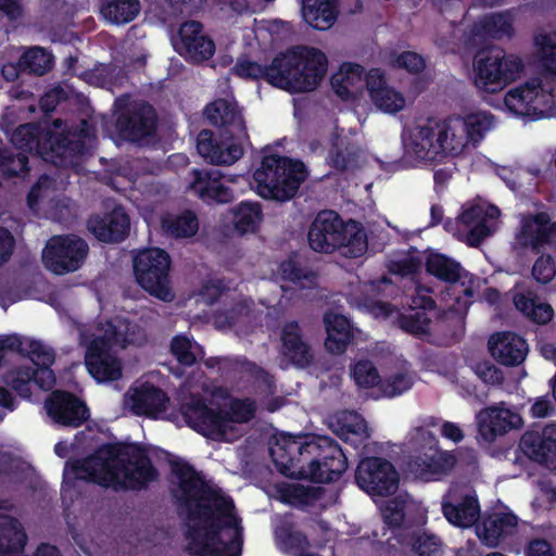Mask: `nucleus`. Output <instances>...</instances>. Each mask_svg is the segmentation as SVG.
I'll use <instances>...</instances> for the list:
<instances>
[{"mask_svg":"<svg viewBox=\"0 0 556 556\" xmlns=\"http://www.w3.org/2000/svg\"><path fill=\"white\" fill-rule=\"evenodd\" d=\"M364 75L365 86L367 88L370 99H372L375 97V93L380 91V89L388 87L384 72L381 68H370Z\"/></svg>","mask_w":556,"mask_h":556,"instance_id":"62","label":"nucleus"},{"mask_svg":"<svg viewBox=\"0 0 556 556\" xmlns=\"http://www.w3.org/2000/svg\"><path fill=\"white\" fill-rule=\"evenodd\" d=\"M269 454L283 476L316 483L336 482L348 468V457L328 435L285 434L269 447Z\"/></svg>","mask_w":556,"mask_h":556,"instance_id":"2","label":"nucleus"},{"mask_svg":"<svg viewBox=\"0 0 556 556\" xmlns=\"http://www.w3.org/2000/svg\"><path fill=\"white\" fill-rule=\"evenodd\" d=\"M173 475L178 479V489L174 496L187 518H210L213 507L220 514L231 513L235 508L230 496L213 488L195 468L182 459L170 463Z\"/></svg>","mask_w":556,"mask_h":556,"instance_id":"7","label":"nucleus"},{"mask_svg":"<svg viewBox=\"0 0 556 556\" xmlns=\"http://www.w3.org/2000/svg\"><path fill=\"white\" fill-rule=\"evenodd\" d=\"M280 540L288 552H304L309 546L305 533L298 530L283 529L280 533Z\"/></svg>","mask_w":556,"mask_h":556,"instance_id":"61","label":"nucleus"},{"mask_svg":"<svg viewBox=\"0 0 556 556\" xmlns=\"http://www.w3.org/2000/svg\"><path fill=\"white\" fill-rule=\"evenodd\" d=\"M531 274L536 282L547 285L556 276L554 258L548 254L539 256L533 264Z\"/></svg>","mask_w":556,"mask_h":556,"instance_id":"58","label":"nucleus"},{"mask_svg":"<svg viewBox=\"0 0 556 556\" xmlns=\"http://www.w3.org/2000/svg\"><path fill=\"white\" fill-rule=\"evenodd\" d=\"M307 176L302 161L278 154L265 155L253 173L260 195L280 202L293 199Z\"/></svg>","mask_w":556,"mask_h":556,"instance_id":"9","label":"nucleus"},{"mask_svg":"<svg viewBox=\"0 0 556 556\" xmlns=\"http://www.w3.org/2000/svg\"><path fill=\"white\" fill-rule=\"evenodd\" d=\"M413 387V379L408 374L397 372L380 380L379 390L388 397H394L408 391Z\"/></svg>","mask_w":556,"mask_h":556,"instance_id":"57","label":"nucleus"},{"mask_svg":"<svg viewBox=\"0 0 556 556\" xmlns=\"http://www.w3.org/2000/svg\"><path fill=\"white\" fill-rule=\"evenodd\" d=\"M442 513L451 525L470 528L480 516V505L478 498L470 494L460 497L450 495L442 501Z\"/></svg>","mask_w":556,"mask_h":556,"instance_id":"27","label":"nucleus"},{"mask_svg":"<svg viewBox=\"0 0 556 556\" xmlns=\"http://www.w3.org/2000/svg\"><path fill=\"white\" fill-rule=\"evenodd\" d=\"M504 103L517 116L540 119L554 104V94L552 88L546 89L543 80L536 77L508 90Z\"/></svg>","mask_w":556,"mask_h":556,"instance_id":"14","label":"nucleus"},{"mask_svg":"<svg viewBox=\"0 0 556 556\" xmlns=\"http://www.w3.org/2000/svg\"><path fill=\"white\" fill-rule=\"evenodd\" d=\"M352 377L361 388H372L380 384V375L377 367L369 359H361L352 367Z\"/></svg>","mask_w":556,"mask_h":556,"instance_id":"54","label":"nucleus"},{"mask_svg":"<svg viewBox=\"0 0 556 556\" xmlns=\"http://www.w3.org/2000/svg\"><path fill=\"white\" fill-rule=\"evenodd\" d=\"M89 231L105 243L122 242L129 233L130 218L122 206L104 215H92L87 222Z\"/></svg>","mask_w":556,"mask_h":556,"instance_id":"20","label":"nucleus"},{"mask_svg":"<svg viewBox=\"0 0 556 556\" xmlns=\"http://www.w3.org/2000/svg\"><path fill=\"white\" fill-rule=\"evenodd\" d=\"M103 16L121 25L134 21L140 12L139 0H110L101 8Z\"/></svg>","mask_w":556,"mask_h":556,"instance_id":"47","label":"nucleus"},{"mask_svg":"<svg viewBox=\"0 0 556 556\" xmlns=\"http://www.w3.org/2000/svg\"><path fill=\"white\" fill-rule=\"evenodd\" d=\"M489 350L496 362L514 367L523 363L529 346L521 336L511 331H503L490 337Z\"/></svg>","mask_w":556,"mask_h":556,"instance_id":"25","label":"nucleus"},{"mask_svg":"<svg viewBox=\"0 0 556 556\" xmlns=\"http://www.w3.org/2000/svg\"><path fill=\"white\" fill-rule=\"evenodd\" d=\"M212 507L214 506L212 505ZM231 518L232 511L220 514L215 508L210 518H188L190 521L201 522L203 532L197 525L189 526L186 532V538L189 540L186 547L187 553L191 556H240L242 536L239 528H235L229 542L222 540V531L235 527Z\"/></svg>","mask_w":556,"mask_h":556,"instance_id":"10","label":"nucleus"},{"mask_svg":"<svg viewBox=\"0 0 556 556\" xmlns=\"http://www.w3.org/2000/svg\"><path fill=\"white\" fill-rule=\"evenodd\" d=\"M28 155L13 148H0V175L5 178L20 177L29 172Z\"/></svg>","mask_w":556,"mask_h":556,"instance_id":"46","label":"nucleus"},{"mask_svg":"<svg viewBox=\"0 0 556 556\" xmlns=\"http://www.w3.org/2000/svg\"><path fill=\"white\" fill-rule=\"evenodd\" d=\"M282 353L290 362L305 368L313 361L309 345L303 340L301 328L298 321H288L281 331Z\"/></svg>","mask_w":556,"mask_h":556,"instance_id":"29","label":"nucleus"},{"mask_svg":"<svg viewBox=\"0 0 556 556\" xmlns=\"http://www.w3.org/2000/svg\"><path fill=\"white\" fill-rule=\"evenodd\" d=\"M24 357H28L34 364V369L43 386H54L55 376L51 366L54 364L55 354L50 348L45 346L38 340H26Z\"/></svg>","mask_w":556,"mask_h":556,"instance_id":"37","label":"nucleus"},{"mask_svg":"<svg viewBox=\"0 0 556 556\" xmlns=\"http://www.w3.org/2000/svg\"><path fill=\"white\" fill-rule=\"evenodd\" d=\"M230 422L247 424L255 417L256 404L252 399H235L225 410Z\"/></svg>","mask_w":556,"mask_h":556,"instance_id":"56","label":"nucleus"},{"mask_svg":"<svg viewBox=\"0 0 556 556\" xmlns=\"http://www.w3.org/2000/svg\"><path fill=\"white\" fill-rule=\"evenodd\" d=\"M409 466L421 478L428 480L450 470L454 466V457L438 447L418 453L412 458Z\"/></svg>","mask_w":556,"mask_h":556,"instance_id":"31","label":"nucleus"},{"mask_svg":"<svg viewBox=\"0 0 556 556\" xmlns=\"http://www.w3.org/2000/svg\"><path fill=\"white\" fill-rule=\"evenodd\" d=\"M493 115L478 112L444 119L429 117L412 134V152L419 161L437 163L447 155H458L469 142L479 143L492 128Z\"/></svg>","mask_w":556,"mask_h":556,"instance_id":"5","label":"nucleus"},{"mask_svg":"<svg viewBox=\"0 0 556 556\" xmlns=\"http://www.w3.org/2000/svg\"><path fill=\"white\" fill-rule=\"evenodd\" d=\"M168 400L165 391L150 382H144L138 387L131 396L136 414L146 416L164 412Z\"/></svg>","mask_w":556,"mask_h":556,"instance_id":"34","label":"nucleus"},{"mask_svg":"<svg viewBox=\"0 0 556 556\" xmlns=\"http://www.w3.org/2000/svg\"><path fill=\"white\" fill-rule=\"evenodd\" d=\"M478 433L483 441L492 443L498 435L522 427V418L509 408L497 406L481 410L478 416Z\"/></svg>","mask_w":556,"mask_h":556,"instance_id":"21","label":"nucleus"},{"mask_svg":"<svg viewBox=\"0 0 556 556\" xmlns=\"http://www.w3.org/2000/svg\"><path fill=\"white\" fill-rule=\"evenodd\" d=\"M159 477L143 444L115 442L101 444L84 458L67 460L63 483L81 480L114 491H142Z\"/></svg>","mask_w":556,"mask_h":556,"instance_id":"1","label":"nucleus"},{"mask_svg":"<svg viewBox=\"0 0 556 556\" xmlns=\"http://www.w3.org/2000/svg\"><path fill=\"white\" fill-rule=\"evenodd\" d=\"M118 337L116 327L110 324L105 332L94 337L86 349V368L98 382L117 381L123 376L122 362L113 351V346L119 341Z\"/></svg>","mask_w":556,"mask_h":556,"instance_id":"13","label":"nucleus"},{"mask_svg":"<svg viewBox=\"0 0 556 556\" xmlns=\"http://www.w3.org/2000/svg\"><path fill=\"white\" fill-rule=\"evenodd\" d=\"M197 150L206 162L214 165H231L243 155L241 144L218 141L210 129L199 132Z\"/></svg>","mask_w":556,"mask_h":556,"instance_id":"24","label":"nucleus"},{"mask_svg":"<svg viewBox=\"0 0 556 556\" xmlns=\"http://www.w3.org/2000/svg\"><path fill=\"white\" fill-rule=\"evenodd\" d=\"M328 68L326 54L314 47L295 46L279 52L269 65L238 60L233 73L241 78L265 80L290 93L315 90Z\"/></svg>","mask_w":556,"mask_h":556,"instance_id":"4","label":"nucleus"},{"mask_svg":"<svg viewBox=\"0 0 556 556\" xmlns=\"http://www.w3.org/2000/svg\"><path fill=\"white\" fill-rule=\"evenodd\" d=\"M27 536L21 526L11 520L9 526L0 527V552L20 553L26 545Z\"/></svg>","mask_w":556,"mask_h":556,"instance_id":"51","label":"nucleus"},{"mask_svg":"<svg viewBox=\"0 0 556 556\" xmlns=\"http://www.w3.org/2000/svg\"><path fill=\"white\" fill-rule=\"evenodd\" d=\"M324 323L327 331L325 348L333 354H342L352 340L350 320L341 314L326 313Z\"/></svg>","mask_w":556,"mask_h":556,"instance_id":"35","label":"nucleus"},{"mask_svg":"<svg viewBox=\"0 0 556 556\" xmlns=\"http://www.w3.org/2000/svg\"><path fill=\"white\" fill-rule=\"evenodd\" d=\"M326 494L324 486L286 484L279 489L280 501L291 507L306 511L309 507L326 505L320 501Z\"/></svg>","mask_w":556,"mask_h":556,"instance_id":"30","label":"nucleus"},{"mask_svg":"<svg viewBox=\"0 0 556 556\" xmlns=\"http://www.w3.org/2000/svg\"><path fill=\"white\" fill-rule=\"evenodd\" d=\"M89 252L87 242L78 236H54L43 250V262L48 269L64 275L79 269Z\"/></svg>","mask_w":556,"mask_h":556,"instance_id":"15","label":"nucleus"},{"mask_svg":"<svg viewBox=\"0 0 556 556\" xmlns=\"http://www.w3.org/2000/svg\"><path fill=\"white\" fill-rule=\"evenodd\" d=\"M192 189L198 197L208 204L211 203H229L233 200V191L230 187L220 182L222 174L219 170H192Z\"/></svg>","mask_w":556,"mask_h":556,"instance_id":"26","label":"nucleus"},{"mask_svg":"<svg viewBox=\"0 0 556 556\" xmlns=\"http://www.w3.org/2000/svg\"><path fill=\"white\" fill-rule=\"evenodd\" d=\"M393 65L410 74H419L425 70L426 61L417 52L404 51L396 56Z\"/></svg>","mask_w":556,"mask_h":556,"instance_id":"60","label":"nucleus"},{"mask_svg":"<svg viewBox=\"0 0 556 556\" xmlns=\"http://www.w3.org/2000/svg\"><path fill=\"white\" fill-rule=\"evenodd\" d=\"M361 148L349 137H336L328 150L327 164L336 172L343 173L358 166Z\"/></svg>","mask_w":556,"mask_h":556,"instance_id":"32","label":"nucleus"},{"mask_svg":"<svg viewBox=\"0 0 556 556\" xmlns=\"http://www.w3.org/2000/svg\"><path fill=\"white\" fill-rule=\"evenodd\" d=\"M232 224L239 235L254 233L263 220L262 206L257 202L241 201L231 208Z\"/></svg>","mask_w":556,"mask_h":556,"instance_id":"41","label":"nucleus"},{"mask_svg":"<svg viewBox=\"0 0 556 556\" xmlns=\"http://www.w3.org/2000/svg\"><path fill=\"white\" fill-rule=\"evenodd\" d=\"M181 50L179 53L193 63L210 60L215 53L214 41L203 33L199 21H187L179 28Z\"/></svg>","mask_w":556,"mask_h":556,"instance_id":"23","label":"nucleus"},{"mask_svg":"<svg viewBox=\"0 0 556 556\" xmlns=\"http://www.w3.org/2000/svg\"><path fill=\"white\" fill-rule=\"evenodd\" d=\"M492 215H490L491 217ZM489 217L488 210L481 204L464 205L462 213L458 216L459 223L465 226L473 227L470 229L468 240L472 243H479L482 239L490 235V229L486 225Z\"/></svg>","mask_w":556,"mask_h":556,"instance_id":"43","label":"nucleus"},{"mask_svg":"<svg viewBox=\"0 0 556 556\" xmlns=\"http://www.w3.org/2000/svg\"><path fill=\"white\" fill-rule=\"evenodd\" d=\"M309 248L318 253L331 254L336 251L349 258L364 255L368 249L367 235L356 220L344 223L332 210L317 213L307 231Z\"/></svg>","mask_w":556,"mask_h":556,"instance_id":"6","label":"nucleus"},{"mask_svg":"<svg viewBox=\"0 0 556 556\" xmlns=\"http://www.w3.org/2000/svg\"><path fill=\"white\" fill-rule=\"evenodd\" d=\"M15 249V238L12 232L0 226V268L7 264Z\"/></svg>","mask_w":556,"mask_h":556,"instance_id":"63","label":"nucleus"},{"mask_svg":"<svg viewBox=\"0 0 556 556\" xmlns=\"http://www.w3.org/2000/svg\"><path fill=\"white\" fill-rule=\"evenodd\" d=\"M526 556H555L551 543L545 539H533L526 547Z\"/></svg>","mask_w":556,"mask_h":556,"instance_id":"64","label":"nucleus"},{"mask_svg":"<svg viewBox=\"0 0 556 556\" xmlns=\"http://www.w3.org/2000/svg\"><path fill=\"white\" fill-rule=\"evenodd\" d=\"M52 422L63 428H78L90 417L87 404L72 392L55 390L45 402Z\"/></svg>","mask_w":556,"mask_h":556,"instance_id":"19","label":"nucleus"},{"mask_svg":"<svg viewBox=\"0 0 556 556\" xmlns=\"http://www.w3.org/2000/svg\"><path fill=\"white\" fill-rule=\"evenodd\" d=\"M533 46L542 75L545 78L556 79V34H534Z\"/></svg>","mask_w":556,"mask_h":556,"instance_id":"39","label":"nucleus"},{"mask_svg":"<svg viewBox=\"0 0 556 556\" xmlns=\"http://www.w3.org/2000/svg\"><path fill=\"white\" fill-rule=\"evenodd\" d=\"M371 101L379 110L389 114L399 113L406 104L404 96L390 86L376 92Z\"/></svg>","mask_w":556,"mask_h":556,"instance_id":"52","label":"nucleus"},{"mask_svg":"<svg viewBox=\"0 0 556 556\" xmlns=\"http://www.w3.org/2000/svg\"><path fill=\"white\" fill-rule=\"evenodd\" d=\"M181 414L187 425L200 434L223 440L227 433L226 412L208 407L202 396H191L181 405Z\"/></svg>","mask_w":556,"mask_h":556,"instance_id":"18","label":"nucleus"},{"mask_svg":"<svg viewBox=\"0 0 556 556\" xmlns=\"http://www.w3.org/2000/svg\"><path fill=\"white\" fill-rule=\"evenodd\" d=\"M38 371L33 366H16L1 376V381L11 388L20 397L30 399L33 394V386H37L40 390L48 391L54 386H43L37 375Z\"/></svg>","mask_w":556,"mask_h":556,"instance_id":"36","label":"nucleus"},{"mask_svg":"<svg viewBox=\"0 0 556 556\" xmlns=\"http://www.w3.org/2000/svg\"><path fill=\"white\" fill-rule=\"evenodd\" d=\"M170 352L177 362L186 367H191L197 363V352L204 354L202 346L192 342L187 336L177 334L170 341Z\"/></svg>","mask_w":556,"mask_h":556,"instance_id":"50","label":"nucleus"},{"mask_svg":"<svg viewBox=\"0 0 556 556\" xmlns=\"http://www.w3.org/2000/svg\"><path fill=\"white\" fill-rule=\"evenodd\" d=\"M52 126L53 129L36 123L20 125L10 136L13 149L27 155L35 153L63 168L75 167L85 156L92 154L97 134L87 119L67 125L61 118H55Z\"/></svg>","mask_w":556,"mask_h":556,"instance_id":"3","label":"nucleus"},{"mask_svg":"<svg viewBox=\"0 0 556 556\" xmlns=\"http://www.w3.org/2000/svg\"><path fill=\"white\" fill-rule=\"evenodd\" d=\"M553 237H555V232L552 218L547 212L542 211L522 216L516 240L522 248H530L533 252L539 253L541 248L548 244Z\"/></svg>","mask_w":556,"mask_h":556,"instance_id":"22","label":"nucleus"},{"mask_svg":"<svg viewBox=\"0 0 556 556\" xmlns=\"http://www.w3.org/2000/svg\"><path fill=\"white\" fill-rule=\"evenodd\" d=\"M522 60L501 48L480 50L473 58V83L484 92L496 93L515 81L523 71Z\"/></svg>","mask_w":556,"mask_h":556,"instance_id":"11","label":"nucleus"},{"mask_svg":"<svg viewBox=\"0 0 556 556\" xmlns=\"http://www.w3.org/2000/svg\"><path fill=\"white\" fill-rule=\"evenodd\" d=\"M207 121L217 127H232L240 132H245V124L237 101L233 98H218L204 108Z\"/></svg>","mask_w":556,"mask_h":556,"instance_id":"28","label":"nucleus"},{"mask_svg":"<svg viewBox=\"0 0 556 556\" xmlns=\"http://www.w3.org/2000/svg\"><path fill=\"white\" fill-rule=\"evenodd\" d=\"M173 475L178 479V489L174 496L187 518H210L213 507L220 514L231 513L235 508L230 496L213 488L195 468L182 459L170 463Z\"/></svg>","mask_w":556,"mask_h":556,"instance_id":"8","label":"nucleus"},{"mask_svg":"<svg viewBox=\"0 0 556 556\" xmlns=\"http://www.w3.org/2000/svg\"><path fill=\"white\" fill-rule=\"evenodd\" d=\"M518 451L527 458L540 464L547 463L553 457L551 447L538 430H529L521 435Z\"/></svg>","mask_w":556,"mask_h":556,"instance_id":"45","label":"nucleus"},{"mask_svg":"<svg viewBox=\"0 0 556 556\" xmlns=\"http://www.w3.org/2000/svg\"><path fill=\"white\" fill-rule=\"evenodd\" d=\"M518 519L513 513H494L483 519L482 530L485 539L498 540L517 527Z\"/></svg>","mask_w":556,"mask_h":556,"instance_id":"49","label":"nucleus"},{"mask_svg":"<svg viewBox=\"0 0 556 556\" xmlns=\"http://www.w3.org/2000/svg\"><path fill=\"white\" fill-rule=\"evenodd\" d=\"M134 275L137 283L151 296L172 302L176 294L172 287L169 270L172 258L161 248H147L134 256Z\"/></svg>","mask_w":556,"mask_h":556,"instance_id":"12","label":"nucleus"},{"mask_svg":"<svg viewBox=\"0 0 556 556\" xmlns=\"http://www.w3.org/2000/svg\"><path fill=\"white\" fill-rule=\"evenodd\" d=\"M399 323L402 330L415 337L422 338L430 334L431 319L426 312L416 311L412 314L402 315Z\"/></svg>","mask_w":556,"mask_h":556,"instance_id":"55","label":"nucleus"},{"mask_svg":"<svg viewBox=\"0 0 556 556\" xmlns=\"http://www.w3.org/2000/svg\"><path fill=\"white\" fill-rule=\"evenodd\" d=\"M471 33L482 38L510 39L515 35L511 14L508 11L485 14L472 25Z\"/></svg>","mask_w":556,"mask_h":556,"instance_id":"33","label":"nucleus"},{"mask_svg":"<svg viewBox=\"0 0 556 556\" xmlns=\"http://www.w3.org/2000/svg\"><path fill=\"white\" fill-rule=\"evenodd\" d=\"M338 0H303L305 21L315 29L330 28L338 17Z\"/></svg>","mask_w":556,"mask_h":556,"instance_id":"38","label":"nucleus"},{"mask_svg":"<svg viewBox=\"0 0 556 556\" xmlns=\"http://www.w3.org/2000/svg\"><path fill=\"white\" fill-rule=\"evenodd\" d=\"M278 273L281 280L299 288H311L317 282V275L311 268L303 266L295 256H289L280 262Z\"/></svg>","mask_w":556,"mask_h":556,"instance_id":"44","label":"nucleus"},{"mask_svg":"<svg viewBox=\"0 0 556 556\" xmlns=\"http://www.w3.org/2000/svg\"><path fill=\"white\" fill-rule=\"evenodd\" d=\"M409 443L416 452L422 453L439 447L437 437L425 427H416L410 433Z\"/></svg>","mask_w":556,"mask_h":556,"instance_id":"59","label":"nucleus"},{"mask_svg":"<svg viewBox=\"0 0 556 556\" xmlns=\"http://www.w3.org/2000/svg\"><path fill=\"white\" fill-rule=\"evenodd\" d=\"M355 482L369 495L389 496L399 488V473L388 459L369 456L359 460Z\"/></svg>","mask_w":556,"mask_h":556,"instance_id":"17","label":"nucleus"},{"mask_svg":"<svg viewBox=\"0 0 556 556\" xmlns=\"http://www.w3.org/2000/svg\"><path fill=\"white\" fill-rule=\"evenodd\" d=\"M157 122L154 106L148 101L137 100L119 113L115 126L123 140L142 144L155 135Z\"/></svg>","mask_w":556,"mask_h":556,"instance_id":"16","label":"nucleus"},{"mask_svg":"<svg viewBox=\"0 0 556 556\" xmlns=\"http://www.w3.org/2000/svg\"><path fill=\"white\" fill-rule=\"evenodd\" d=\"M412 551L417 556H441L442 541L427 532H414L410 538Z\"/></svg>","mask_w":556,"mask_h":556,"instance_id":"53","label":"nucleus"},{"mask_svg":"<svg viewBox=\"0 0 556 556\" xmlns=\"http://www.w3.org/2000/svg\"><path fill=\"white\" fill-rule=\"evenodd\" d=\"M53 65V56L41 47H33L20 56V66L24 67L25 74L42 76Z\"/></svg>","mask_w":556,"mask_h":556,"instance_id":"48","label":"nucleus"},{"mask_svg":"<svg viewBox=\"0 0 556 556\" xmlns=\"http://www.w3.org/2000/svg\"><path fill=\"white\" fill-rule=\"evenodd\" d=\"M163 231L175 239L193 237L199 230V220L194 212L186 210L182 213L166 214L161 219Z\"/></svg>","mask_w":556,"mask_h":556,"instance_id":"42","label":"nucleus"},{"mask_svg":"<svg viewBox=\"0 0 556 556\" xmlns=\"http://www.w3.org/2000/svg\"><path fill=\"white\" fill-rule=\"evenodd\" d=\"M426 271L446 283L457 282L464 271L459 262L439 252H430L425 262Z\"/></svg>","mask_w":556,"mask_h":556,"instance_id":"40","label":"nucleus"}]
</instances>
